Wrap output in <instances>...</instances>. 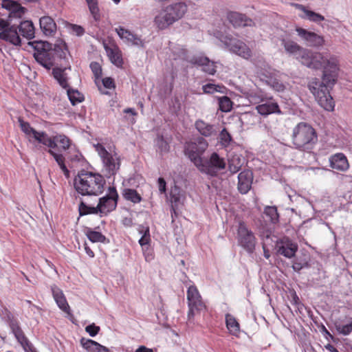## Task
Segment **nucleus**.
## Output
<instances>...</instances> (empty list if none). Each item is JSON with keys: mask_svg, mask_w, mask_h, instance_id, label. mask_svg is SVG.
Segmentation results:
<instances>
[{"mask_svg": "<svg viewBox=\"0 0 352 352\" xmlns=\"http://www.w3.org/2000/svg\"><path fill=\"white\" fill-rule=\"evenodd\" d=\"M280 41L285 52L296 58L302 65L316 70L323 69L322 78H313L309 82L308 87L321 107L327 111H333L335 102L330 91L335 85L338 78V58L333 56H324L320 52L303 48L287 37L282 36Z\"/></svg>", "mask_w": 352, "mask_h": 352, "instance_id": "obj_1", "label": "nucleus"}, {"mask_svg": "<svg viewBox=\"0 0 352 352\" xmlns=\"http://www.w3.org/2000/svg\"><path fill=\"white\" fill-rule=\"evenodd\" d=\"M29 45L34 49L33 56L36 61L50 70L59 60L65 59L68 53L65 43L60 42L52 44L42 41L29 42Z\"/></svg>", "mask_w": 352, "mask_h": 352, "instance_id": "obj_2", "label": "nucleus"}, {"mask_svg": "<svg viewBox=\"0 0 352 352\" xmlns=\"http://www.w3.org/2000/svg\"><path fill=\"white\" fill-rule=\"evenodd\" d=\"M106 183L99 173L82 170L74 180L76 191L82 196H98L102 193Z\"/></svg>", "mask_w": 352, "mask_h": 352, "instance_id": "obj_3", "label": "nucleus"}, {"mask_svg": "<svg viewBox=\"0 0 352 352\" xmlns=\"http://www.w3.org/2000/svg\"><path fill=\"white\" fill-rule=\"evenodd\" d=\"M292 141L296 148L309 151L318 141L316 130L309 124L301 122L293 129Z\"/></svg>", "mask_w": 352, "mask_h": 352, "instance_id": "obj_4", "label": "nucleus"}, {"mask_svg": "<svg viewBox=\"0 0 352 352\" xmlns=\"http://www.w3.org/2000/svg\"><path fill=\"white\" fill-rule=\"evenodd\" d=\"M226 166L225 158L214 151L208 157L203 159L197 169L208 176L217 177L226 168Z\"/></svg>", "mask_w": 352, "mask_h": 352, "instance_id": "obj_5", "label": "nucleus"}, {"mask_svg": "<svg viewBox=\"0 0 352 352\" xmlns=\"http://www.w3.org/2000/svg\"><path fill=\"white\" fill-rule=\"evenodd\" d=\"M94 147L102 160L106 177L109 178L115 175L120 169V157L116 153L108 152L102 144H94Z\"/></svg>", "mask_w": 352, "mask_h": 352, "instance_id": "obj_6", "label": "nucleus"}, {"mask_svg": "<svg viewBox=\"0 0 352 352\" xmlns=\"http://www.w3.org/2000/svg\"><path fill=\"white\" fill-rule=\"evenodd\" d=\"M208 147V141L203 137H198L192 142L184 145V154L197 168L203 160L202 155Z\"/></svg>", "mask_w": 352, "mask_h": 352, "instance_id": "obj_7", "label": "nucleus"}, {"mask_svg": "<svg viewBox=\"0 0 352 352\" xmlns=\"http://www.w3.org/2000/svg\"><path fill=\"white\" fill-rule=\"evenodd\" d=\"M237 241L239 246L248 254H252L255 250L256 239L254 232L248 228L243 221H240L237 228Z\"/></svg>", "mask_w": 352, "mask_h": 352, "instance_id": "obj_8", "label": "nucleus"}, {"mask_svg": "<svg viewBox=\"0 0 352 352\" xmlns=\"http://www.w3.org/2000/svg\"><path fill=\"white\" fill-rule=\"evenodd\" d=\"M252 98L255 102L261 103L256 107V109L260 115L266 117L273 113H282L278 102L272 96L268 97L255 94L254 96H252Z\"/></svg>", "mask_w": 352, "mask_h": 352, "instance_id": "obj_9", "label": "nucleus"}, {"mask_svg": "<svg viewBox=\"0 0 352 352\" xmlns=\"http://www.w3.org/2000/svg\"><path fill=\"white\" fill-rule=\"evenodd\" d=\"M219 40L230 52L244 58H249L251 56V50L247 45L232 35H221Z\"/></svg>", "mask_w": 352, "mask_h": 352, "instance_id": "obj_10", "label": "nucleus"}, {"mask_svg": "<svg viewBox=\"0 0 352 352\" xmlns=\"http://www.w3.org/2000/svg\"><path fill=\"white\" fill-rule=\"evenodd\" d=\"M5 16H7V19L0 17V38L14 45L20 46L21 39L17 28L14 25H10V24L14 18L10 20L8 14Z\"/></svg>", "mask_w": 352, "mask_h": 352, "instance_id": "obj_11", "label": "nucleus"}, {"mask_svg": "<svg viewBox=\"0 0 352 352\" xmlns=\"http://www.w3.org/2000/svg\"><path fill=\"white\" fill-rule=\"evenodd\" d=\"M187 300L189 311L188 319L190 320L195 315V312H201L206 309V307L201 299V296L194 285H190L187 290Z\"/></svg>", "mask_w": 352, "mask_h": 352, "instance_id": "obj_12", "label": "nucleus"}, {"mask_svg": "<svg viewBox=\"0 0 352 352\" xmlns=\"http://www.w3.org/2000/svg\"><path fill=\"white\" fill-rule=\"evenodd\" d=\"M118 194L115 187L109 188V193L99 199L98 209L100 210V216L107 214L116 208Z\"/></svg>", "mask_w": 352, "mask_h": 352, "instance_id": "obj_13", "label": "nucleus"}, {"mask_svg": "<svg viewBox=\"0 0 352 352\" xmlns=\"http://www.w3.org/2000/svg\"><path fill=\"white\" fill-rule=\"evenodd\" d=\"M26 8L13 0H2L0 7V16L8 14V18H22L26 12Z\"/></svg>", "mask_w": 352, "mask_h": 352, "instance_id": "obj_14", "label": "nucleus"}, {"mask_svg": "<svg viewBox=\"0 0 352 352\" xmlns=\"http://www.w3.org/2000/svg\"><path fill=\"white\" fill-rule=\"evenodd\" d=\"M277 253L287 258H293L298 249V245L289 237L284 236L276 241Z\"/></svg>", "mask_w": 352, "mask_h": 352, "instance_id": "obj_15", "label": "nucleus"}, {"mask_svg": "<svg viewBox=\"0 0 352 352\" xmlns=\"http://www.w3.org/2000/svg\"><path fill=\"white\" fill-rule=\"evenodd\" d=\"M296 32L307 46L318 47L322 46L324 43L323 36L314 32L308 31L302 28H296Z\"/></svg>", "mask_w": 352, "mask_h": 352, "instance_id": "obj_16", "label": "nucleus"}, {"mask_svg": "<svg viewBox=\"0 0 352 352\" xmlns=\"http://www.w3.org/2000/svg\"><path fill=\"white\" fill-rule=\"evenodd\" d=\"M116 32L119 37L127 43L137 47H144V43L140 36L133 34L130 30L125 29L124 27L119 26L116 28Z\"/></svg>", "mask_w": 352, "mask_h": 352, "instance_id": "obj_17", "label": "nucleus"}, {"mask_svg": "<svg viewBox=\"0 0 352 352\" xmlns=\"http://www.w3.org/2000/svg\"><path fill=\"white\" fill-rule=\"evenodd\" d=\"M227 18L234 28L252 27L255 25V23L252 19L248 17L245 14L237 12H228Z\"/></svg>", "mask_w": 352, "mask_h": 352, "instance_id": "obj_18", "label": "nucleus"}, {"mask_svg": "<svg viewBox=\"0 0 352 352\" xmlns=\"http://www.w3.org/2000/svg\"><path fill=\"white\" fill-rule=\"evenodd\" d=\"M253 173L250 170H244L238 175V190L243 194H247L252 188Z\"/></svg>", "mask_w": 352, "mask_h": 352, "instance_id": "obj_19", "label": "nucleus"}, {"mask_svg": "<svg viewBox=\"0 0 352 352\" xmlns=\"http://www.w3.org/2000/svg\"><path fill=\"white\" fill-rule=\"evenodd\" d=\"M330 167L339 171L344 172L349 168V164L346 155L342 153L332 155L329 158Z\"/></svg>", "mask_w": 352, "mask_h": 352, "instance_id": "obj_20", "label": "nucleus"}, {"mask_svg": "<svg viewBox=\"0 0 352 352\" xmlns=\"http://www.w3.org/2000/svg\"><path fill=\"white\" fill-rule=\"evenodd\" d=\"M195 128L203 138H212L217 135V126L208 123L201 119L195 121Z\"/></svg>", "mask_w": 352, "mask_h": 352, "instance_id": "obj_21", "label": "nucleus"}, {"mask_svg": "<svg viewBox=\"0 0 352 352\" xmlns=\"http://www.w3.org/2000/svg\"><path fill=\"white\" fill-rule=\"evenodd\" d=\"M53 298L60 309L63 312L70 314V307L63 291L56 285L51 286Z\"/></svg>", "mask_w": 352, "mask_h": 352, "instance_id": "obj_22", "label": "nucleus"}, {"mask_svg": "<svg viewBox=\"0 0 352 352\" xmlns=\"http://www.w3.org/2000/svg\"><path fill=\"white\" fill-rule=\"evenodd\" d=\"M164 8L159 12L154 18V24L159 30H165L175 23L173 16H170Z\"/></svg>", "mask_w": 352, "mask_h": 352, "instance_id": "obj_23", "label": "nucleus"}, {"mask_svg": "<svg viewBox=\"0 0 352 352\" xmlns=\"http://www.w3.org/2000/svg\"><path fill=\"white\" fill-rule=\"evenodd\" d=\"M170 16H173L175 22L182 19L186 14L188 10V6L184 1H177L165 7Z\"/></svg>", "mask_w": 352, "mask_h": 352, "instance_id": "obj_24", "label": "nucleus"}, {"mask_svg": "<svg viewBox=\"0 0 352 352\" xmlns=\"http://www.w3.org/2000/svg\"><path fill=\"white\" fill-rule=\"evenodd\" d=\"M189 62L202 66L203 71L210 75H214L216 72V67L214 62L210 61L206 56L202 55L193 56Z\"/></svg>", "mask_w": 352, "mask_h": 352, "instance_id": "obj_25", "label": "nucleus"}, {"mask_svg": "<svg viewBox=\"0 0 352 352\" xmlns=\"http://www.w3.org/2000/svg\"><path fill=\"white\" fill-rule=\"evenodd\" d=\"M295 7L302 12V14L300 16L302 19H307L316 23H319L320 21L324 20V17L322 15L307 9L302 4L296 3Z\"/></svg>", "mask_w": 352, "mask_h": 352, "instance_id": "obj_26", "label": "nucleus"}, {"mask_svg": "<svg viewBox=\"0 0 352 352\" xmlns=\"http://www.w3.org/2000/svg\"><path fill=\"white\" fill-rule=\"evenodd\" d=\"M104 47L111 62L118 67H122L123 59L119 47L116 45L111 47L106 44L104 45Z\"/></svg>", "mask_w": 352, "mask_h": 352, "instance_id": "obj_27", "label": "nucleus"}, {"mask_svg": "<svg viewBox=\"0 0 352 352\" xmlns=\"http://www.w3.org/2000/svg\"><path fill=\"white\" fill-rule=\"evenodd\" d=\"M227 164L228 170L232 175L240 170L243 164V158L241 155L230 154L228 156Z\"/></svg>", "mask_w": 352, "mask_h": 352, "instance_id": "obj_28", "label": "nucleus"}, {"mask_svg": "<svg viewBox=\"0 0 352 352\" xmlns=\"http://www.w3.org/2000/svg\"><path fill=\"white\" fill-rule=\"evenodd\" d=\"M310 255L307 253H302L295 257L293 261L292 268L296 272H299L302 269H308L311 267L310 265Z\"/></svg>", "mask_w": 352, "mask_h": 352, "instance_id": "obj_29", "label": "nucleus"}, {"mask_svg": "<svg viewBox=\"0 0 352 352\" xmlns=\"http://www.w3.org/2000/svg\"><path fill=\"white\" fill-rule=\"evenodd\" d=\"M67 67L60 68V67H54L52 69V76L54 79L57 81L58 85L65 89H67L69 88V85L68 82V76L65 73V70Z\"/></svg>", "mask_w": 352, "mask_h": 352, "instance_id": "obj_30", "label": "nucleus"}, {"mask_svg": "<svg viewBox=\"0 0 352 352\" xmlns=\"http://www.w3.org/2000/svg\"><path fill=\"white\" fill-rule=\"evenodd\" d=\"M40 28L46 36L52 35L56 30V25L50 16H43L39 20Z\"/></svg>", "mask_w": 352, "mask_h": 352, "instance_id": "obj_31", "label": "nucleus"}, {"mask_svg": "<svg viewBox=\"0 0 352 352\" xmlns=\"http://www.w3.org/2000/svg\"><path fill=\"white\" fill-rule=\"evenodd\" d=\"M19 31L23 37L28 40L34 37L35 28L31 21H21L19 25Z\"/></svg>", "mask_w": 352, "mask_h": 352, "instance_id": "obj_32", "label": "nucleus"}, {"mask_svg": "<svg viewBox=\"0 0 352 352\" xmlns=\"http://www.w3.org/2000/svg\"><path fill=\"white\" fill-rule=\"evenodd\" d=\"M7 318L8 327L15 338L25 334L20 326L19 320L16 318H15L11 314H8Z\"/></svg>", "mask_w": 352, "mask_h": 352, "instance_id": "obj_33", "label": "nucleus"}, {"mask_svg": "<svg viewBox=\"0 0 352 352\" xmlns=\"http://www.w3.org/2000/svg\"><path fill=\"white\" fill-rule=\"evenodd\" d=\"M180 188L174 186L170 188V201L171 202V216L173 217V213L175 214V208L178 206L180 201Z\"/></svg>", "mask_w": 352, "mask_h": 352, "instance_id": "obj_34", "label": "nucleus"}, {"mask_svg": "<svg viewBox=\"0 0 352 352\" xmlns=\"http://www.w3.org/2000/svg\"><path fill=\"white\" fill-rule=\"evenodd\" d=\"M80 344L87 352H100V348L102 344L100 343L86 338L80 339Z\"/></svg>", "mask_w": 352, "mask_h": 352, "instance_id": "obj_35", "label": "nucleus"}, {"mask_svg": "<svg viewBox=\"0 0 352 352\" xmlns=\"http://www.w3.org/2000/svg\"><path fill=\"white\" fill-rule=\"evenodd\" d=\"M226 324L228 329L233 335H236L240 330L239 324L230 314H226Z\"/></svg>", "mask_w": 352, "mask_h": 352, "instance_id": "obj_36", "label": "nucleus"}, {"mask_svg": "<svg viewBox=\"0 0 352 352\" xmlns=\"http://www.w3.org/2000/svg\"><path fill=\"white\" fill-rule=\"evenodd\" d=\"M67 94L71 104L74 106L80 102H82L85 98L78 89H72L71 87L67 89Z\"/></svg>", "mask_w": 352, "mask_h": 352, "instance_id": "obj_37", "label": "nucleus"}, {"mask_svg": "<svg viewBox=\"0 0 352 352\" xmlns=\"http://www.w3.org/2000/svg\"><path fill=\"white\" fill-rule=\"evenodd\" d=\"M85 234L92 243H104L106 241V236L104 235L100 232L94 231L91 228H87L86 229Z\"/></svg>", "mask_w": 352, "mask_h": 352, "instance_id": "obj_38", "label": "nucleus"}, {"mask_svg": "<svg viewBox=\"0 0 352 352\" xmlns=\"http://www.w3.org/2000/svg\"><path fill=\"white\" fill-rule=\"evenodd\" d=\"M123 197L126 200L130 201L134 204L140 203L142 201V197L135 189H124Z\"/></svg>", "mask_w": 352, "mask_h": 352, "instance_id": "obj_39", "label": "nucleus"}, {"mask_svg": "<svg viewBox=\"0 0 352 352\" xmlns=\"http://www.w3.org/2000/svg\"><path fill=\"white\" fill-rule=\"evenodd\" d=\"M78 210L80 216L100 213V210L98 209V206L96 207L90 206L83 201H80L78 206Z\"/></svg>", "mask_w": 352, "mask_h": 352, "instance_id": "obj_40", "label": "nucleus"}, {"mask_svg": "<svg viewBox=\"0 0 352 352\" xmlns=\"http://www.w3.org/2000/svg\"><path fill=\"white\" fill-rule=\"evenodd\" d=\"M233 102L228 96H224L218 98L219 109L222 112H229L232 109Z\"/></svg>", "mask_w": 352, "mask_h": 352, "instance_id": "obj_41", "label": "nucleus"}, {"mask_svg": "<svg viewBox=\"0 0 352 352\" xmlns=\"http://www.w3.org/2000/svg\"><path fill=\"white\" fill-rule=\"evenodd\" d=\"M264 214L269 217L272 223L276 224L279 221V214L276 206H266L264 208Z\"/></svg>", "mask_w": 352, "mask_h": 352, "instance_id": "obj_42", "label": "nucleus"}, {"mask_svg": "<svg viewBox=\"0 0 352 352\" xmlns=\"http://www.w3.org/2000/svg\"><path fill=\"white\" fill-rule=\"evenodd\" d=\"M89 10L96 22L100 21V10L98 8V0H85Z\"/></svg>", "mask_w": 352, "mask_h": 352, "instance_id": "obj_43", "label": "nucleus"}, {"mask_svg": "<svg viewBox=\"0 0 352 352\" xmlns=\"http://www.w3.org/2000/svg\"><path fill=\"white\" fill-rule=\"evenodd\" d=\"M55 141L59 145V151H66L70 146V140L63 134H58L55 135Z\"/></svg>", "mask_w": 352, "mask_h": 352, "instance_id": "obj_44", "label": "nucleus"}, {"mask_svg": "<svg viewBox=\"0 0 352 352\" xmlns=\"http://www.w3.org/2000/svg\"><path fill=\"white\" fill-rule=\"evenodd\" d=\"M156 146L161 153L169 151V144L162 135H158L155 140Z\"/></svg>", "mask_w": 352, "mask_h": 352, "instance_id": "obj_45", "label": "nucleus"}, {"mask_svg": "<svg viewBox=\"0 0 352 352\" xmlns=\"http://www.w3.org/2000/svg\"><path fill=\"white\" fill-rule=\"evenodd\" d=\"M232 138L230 133L226 129H223L219 133V142L223 148H226L229 146L232 142Z\"/></svg>", "mask_w": 352, "mask_h": 352, "instance_id": "obj_46", "label": "nucleus"}, {"mask_svg": "<svg viewBox=\"0 0 352 352\" xmlns=\"http://www.w3.org/2000/svg\"><path fill=\"white\" fill-rule=\"evenodd\" d=\"M267 83L274 91L278 92H282L285 89V85L276 78H270L268 80H267Z\"/></svg>", "mask_w": 352, "mask_h": 352, "instance_id": "obj_47", "label": "nucleus"}, {"mask_svg": "<svg viewBox=\"0 0 352 352\" xmlns=\"http://www.w3.org/2000/svg\"><path fill=\"white\" fill-rule=\"evenodd\" d=\"M222 89H225L223 86L214 85L213 83H208L202 86V90L205 94H214L215 92H223Z\"/></svg>", "mask_w": 352, "mask_h": 352, "instance_id": "obj_48", "label": "nucleus"}, {"mask_svg": "<svg viewBox=\"0 0 352 352\" xmlns=\"http://www.w3.org/2000/svg\"><path fill=\"white\" fill-rule=\"evenodd\" d=\"M18 121H19L21 131L25 135H32V136L34 135L36 130H35L34 128H32L30 126L29 122L23 121V120L21 118H19Z\"/></svg>", "mask_w": 352, "mask_h": 352, "instance_id": "obj_49", "label": "nucleus"}, {"mask_svg": "<svg viewBox=\"0 0 352 352\" xmlns=\"http://www.w3.org/2000/svg\"><path fill=\"white\" fill-rule=\"evenodd\" d=\"M49 135L45 131H36L33 135V138L37 141L38 143L45 145L47 142V140L49 138Z\"/></svg>", "mask_w": 352, "mask_h": 352, "instance_id": "obj_50", "label": "nucleus"}, {"mask_svg": "<svg viewBox=\"0 0 352 352\" xmlns=\"http://www.w3.org/2000/svg\"><path fill=\"white\" fill-rule=\"evenodd\" d=\"M90 69L96 79L101 78L102 67L98 62H95V61L91 62L90 63Z\"/></svg>", "mask_w": 352, "mask_h": 352, "instance_id": "obj_51", "label": "nucleus"}, {"mask_svg": "<svg viewBox=\"0 0 352 352\" xmlns=\"http://www.w3.org/2000/svg\"><path fill=\"white\" fill-rule=\"evenodd\" d=\"M123 113L125 114H130L131 117L125 116V119L127 120L128 122L131 124H133L135 122V116H137V111L133 108H126L123 110Z\"/></svg>", "mask_w": 352, "mask_h": 352, "instance_id": "obj_52", "label": "nucleus"}, {"mask_svg": "<svg viewBox=\"0 0 352 352\" xmlns=\"http://www.w3.org/2000/svg\"><path fill=\"white\" fill-rule=\"evenodd\" d=\"M100 327L96 325L94 323L87 325L85 327V331L89 333L91 337H95L100 331Z\"/></svg>", "mask_w": 352, "mask_h": 352, "instance_id": "obj_53", "label": "nucleus"}, {"mask_svg": "<svg viewBox=\"0 0 352 352\" xmlns=\"http://www.w3.org/2000/svg\"><path fill=\"white\" fill-rule=\"evenodd\" d=\"M47 151L50 155H52L54 157V159L55 160L56 163L58 164V166H60V164H65V162H64L65 157L62 154L57 153L52 149H48Z\"/></svg>", "mask_w": 352, "mask_h": 352, "instance_id": "obj_54", "label": "nucleus"}, {"mask_svg": "<svg viewBox=\"0 0 352 352\" xmlns=\"http://www.w3.org/2000/svg\"><path fill=\"white\" fill-rule=\"evenodd\" d=\"M18 343L21 346L23 350H26V348L32 344L27 336L23 334L21 336H18L15 338Z\"/></svg>", "mask_w": 352, "mask_h": 352, "instance_id": "obj_55", "label": "nucleus"}, {"mask_svg": "<svg viewBox=\"0 0 352 352\" xmlns=\"http://www.w3.org/2000/svg\"><path fill=\"white\" fill-rule=\"evenodd\" d=\"M339 332L344 336L349 335L352 331V321L346 324H343L338 328Z\"/></svg>", "mask_w": 352, "mask_h": 352, "instance_id": "obj_56", "label": "nucleus"}, {"mask_svg": "<svg viewBox=\"0 0 352 352\" xmlns=\"http://www.w3.org/2000/svg\"><path fill=\"white\" fill-rule=\"evenodd\" d=\"M71 31L72 33L78 36H82L85 33L84 28L78 25L71 24Z\"/></svg>", "mask_w": 352, "mask_h": 352, "instance_id": "obj_57", "label": "nucleus"}, {"mask_svg": "<svg viewBox=\"0 0 352 352\" xmlns=\"http://www.w3.org/2000/svg\"><path fill=\"white\" fill-rule=\"evenodd\" d=\"M102 82L103 86L107 89H112L115 87L114 80L112 78L106 77L102 79Z\"/></svg>", "mask_w": 352, "mask_h": 352, "instance_id": "obj_58", "label": "nucleus"}, {"mask_svg": "<svg viewBox=\"0 0 352 352\" xmlns=\"http://www.w3.org/2000/svg\"><path fill=\"white\" fill-rule=\"evenodd\" d=\"M159 191L161 194L166 192V182L163 177H159L157 179Z\"/></svg>", "mask_w": 352, "mask_h": 352, "instance_id": "obj_59", "label": "nucleus"}, {"mask_svg": "<svg viewBox=\"0 0 352 352\" xmlns=\"http://www.w3.org/2000/svg\"><path fill=\"white\" fill-rule=\"evenodd\" d=\"M45 146H47L49 148L48 149H52L53 151L54 149L58 148L57 142L55 141V135L52 138L49 137Z\"/></svg>", "mask_w": 352, "mask_h": 352, "instance_id": "obj_60", "label": "nucleus"}, {"mask_svg": "<svg viewBox=\"0 0 352 352\" xmlns=\"http://www.w3.org/2000/svg\"><path fill=\"white\" fill-rule=\"evenodd\" d=\"M138 230L139 234L142 236H150V229L147 226L140 225Z\"/></svg>", "mask_w": 352, "mask_h": 352, "instance_id": "obj_61", "label": "nucleus"}, {"mask_svg": "<svg viewBox=\"0 0 352 352\" xmlns=\"http://www.w3.org/2000/svg\"><path fill=\"white\" fill-rule=\"evenodd\" d=\"M151 241V235L150 236H142L141 238L139 240V244L144 247V245H149Z\"/></svg>", "mask_w": 352, "mask_h": 352, "instance_id": "obj_62", "label": "nucleus"}, {"mask_svg": "<svg viewBox=\"0 0 352 352\" xmlns=\"http://www.w3.org/2000/svg\"><path fill=\"white\" fill-rule=\"evenodd\" d=\"M178 58L181 60H187V51L182 48H178Z\"/></svg>", "mask_w": 352, "mask_h": 352, "instance_id": "obj_63", "label": "nucleus"}, {"mask_svg": "<svg viewBox=\"0 0 352 352\" xmlns=\"http://www.w3.org/2000/svg\"><path fill=\"white\" fill-rule=\"evenodd\" d=\"M135 352H153L152 349H148L145 346H140Z\"/></svg>", "mask_w": 352, "mask_h": 352, "instance_id": "obj_64", "label": "nucleus"}]
</instances>
